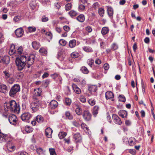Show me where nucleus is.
<instances>
[{"mask_svg":"<svg viewBox=\"0 0 155 155\" xmlns=\"http://www.w3.org/2000/svg\"><path fill=\"white\" fill-rule=\"evenodd\" d=\"M35 56L32 54L30 56L28 55H22L20 58H17L15 60V63L18 67L19 70H22L25 66L26 63L28 65V68L29 67V66L32 64L35 60Z\"/></svg>","mask_w":155,"mask_h":155,"instance_id":"nucleus-1","label":"nucleus"},{"mask_svg":"<svg viewBox=\"0 0 155 155\" xmlns=\"http://www.w3.org/2000/svg\"><path fill=\"white\" fill-rule=\"evenodd\" d=\"M8 109L11 111L15 113H18L20 110V107L18 104H17L16 101L12 100L6 104Z\"/></svg>","mask_w":155,"mask_h":155,"instance_id":"nucleus-2","label":"nucleus"},{"mask_svg":"<svg viewBox=\"0 0 155 155\" xmlns=\"http://www.w3.org/2000/svg\"><path fill=\"white\" fill-rule=\"evenodd\" d=\"M33 98L35 100L30 104V106L32 112H35L39 110L40 102L35 97H33Z\"/></svg>","mask_w":155,"mask_h":155,"instance_id":"nucleus-3","label":"nucleus"},{"mask_svg":"<svg viewBox=\"0 0 155 155\" xmlns=\"http://www.w3.org/2000/svg\"><path fill=\"white\" fill-rule=\"evenodd\" d=\"M20 88L19 85L15 84L12 87L9 92V95L10 97H14L17 93L20 91Z\"/></svg>","mask_w":155,"mask_h":155,"instance_id":"nucleus-4","label":"nucleus"},{"mask_svg":"<svg viewBox=\"0 0 155 155\" xmlns=\"http://www.w3.org/2000/svg\"><path fill=\"white\" fill-rule=\"evenodd\" d=\"M17 120L16 116L14 114L10 115L8 117V120L10 123L13 125H15L17 124Z\"/></svg>","mask_w":155,"mask_h":155,"instance_id":"nucleus-5","label":"nucleus"},{"mask_svg":"<svg viewBox=\"0 0 155 155\" xmlns=\"http://www.w3.org/2000/svg\"><path fill=\"white\" fill-rule=\"evenodd\" d=\"M84 120L86 121H89L91 119V114L88 110L84 111L83 114Z\"/></svg>","mask_w":155,"mask_h":155,"instance_id":"nucleus-6","label":"nucleus"},{"mask_svg":"<svg viewBox=\"0 0 155 155\" xmlns=\"http://www.w3.org/2000/svg\"><path fill=\"white\" fill-rule=\"evenodd\" d=\"M73 138L75 142L76 143H81L82 141V138L80 134L77 133L73 136Z\"/></svg>","mask_w":155,"mask_h":155,"instance_id":"nucleus-7","label":"nucleus"},{"mask_svg":"<svg viewBox=\"0 0 155 155\" xmlns=\"http://www.w3.org/2000/svg\"><path fill=\"white\" fill-rule=\"evenodd\" d=\"M112 117L113 120L116 124L120 125L122 124V121L120 117L116 114H113Z\"/></svg>","mask_w":155,"mask_h":155,"instance_id":"nucleus-8","label":"nucleus"},{"mask_svg":"<svg viewBox=\"0 0 155 155\" xmlns=\"http://www.w3.org/2000/svg\"><path fill=\"white\" fill-rule=\"evenodd\" d=\"M58 105V102L55 100H52L49 104V108L51 109H54L57 108Z\"/></svg>","mask_w":155,"mask_h":155,"instance_id":"nucleus-9","label":"nucleus"},{"mask_svg":"<svg viewBox=\"0 0 155 155\" xmlns=\"http://www.w3.org/2000/svg\"><path fill=\"white\" fill-rule=\"evenodd\" d=\"M31 117V115L28 112L25 113L23 114L21 116V118L23 121L28 120Z\"/></svg>","mask_w":155,"mask_h":155,"instance_id":"nucleus-10","label":"nucleus"},{"mask_svg":"<svg viewBox=\"0 0 155 155\" xmlns=\"http://www.w3.org/2000/svg\"><path fill=\"white\" fill-rule=\"evenodd\" d=\"M15 33L16 36L18 37H21L22 36L24 31L23 29L21 28H19L16 29L15 31Z\"/></svg>","mask_w":155,"mask_h":155,"instance_id":"nucleus-11","label":"nucleus"},{"mask_svg":"<svg viewBox=\"0 0 155 155\" xmlns=\"http://www.w3.org/2000/svg\"><path fill=\"white\" fill-rule=\"evenodd\" d=\"M105 97L107 100H111L112 101H114V94L111 91H107L105 93Z\"/></svg>","mask_w":155,"mask_h":155,"instance_id":"nucleus-12","label":"nucleus"},{"mask_svg":"<svg viewBox=\"0 0 155 155\" xmlns=\"http://www.w3.org/2000/svg\"><path fill=\"white\" fill-rule=\"evenodd\" d=\"M107 9V12L110 18H113L114 14V11L113 8L110 6H106Z\"/></svg>","mask_w":155,"mask_h":155,"instance_id":"nucleus-13","label":"nucleus"},{"mask_svg":"<svg viewBox=\"0 0 155 155\" xmlns=\"http://www.w3.org/2000/svg\"><path fill=\"white\" fill-rule=\"evenodd\" d=\"M52 132L53 130L50 127H48L45 130V135L48 138H51Z\"/></svg>","mask_w":155,"mask_h":155,"instance_id":"nucleus-14","label":"nucleus"},{"mask_svg":"<svg viewBox=\"0 0 155 155\" xmlns=\"http://www.w3.org/2000/svg\"><path fill=\"white\" fill-rule=\"evenodd\" d=\"M51 76L54 80L58 78L59 81V84H62L61 81L62 80V79L58 74L54 73L51 74Z\"/></svg>","mask_w":155,"mask_h":155,"instance_id":"nucleus-15","label":"nucleus"},{"mask_svg":"<svg viewBox=\"0 0 155 155\" xmlns=\"http://www.w3.org/2000/svg\"><path fill=\"white\" fill-rule=\"evenodd\" d=\"M118 114L123 118H127V112L124 110H120L118 112Z\"/></svg>","mask_w":155,"mask_h":155,"instance_id":"nucleus-16","label":"nucleus"},{"mask_svg":"<svg viewBox=\"0 0 155 155\" xmlns=\"http://www.w3.org/2000/svg\"><path fill=\"white\" fill-rule=\"evenodd\" d=\"M72 87L75 92L77 94H80L81 93V90L75 84H73Z\"/></svg>","mask_w":155,"mask_h":155,"instance_id":"nucleus-17","label":"nucleus"},{"mask_svg":"<svg viewBox=\"0 0 155 155\" xmlns=\"http://www.w3.org/2000/svg\"><path fill=\"white\" fill-rule=\"evenodd\" d=\"M7 87L5 85L2 84L0 85V92L5 94L7 93Z\"/></svg>","mask_w":155,"mask_h":155,"instance_id":"nucleus-18","label":"nucleus"},{"mask_svg":"<svg viewBox=\"0 0 155 155\" xmlns=\"http://www.w3.org/2000/svg\"><path fill=\"white\" fill-rule=\"evenodd\" d=\"M16 52L15 46L13 44L11 45L10 47L9 54L10 55H12Z\"/></svg>","mask_w":155,"mask_h":155,"instance_id":"nucleus-19","label":"nucleus"},{"mask_svg":"<svg viewBox=\"0 0 155 155\" xmlns=\"http://www.w3.org/2000/svg\"><path fill=\"white\" fill-rule=\"evenodd\" d=\"M88 90L90 93L96 92L97 90V87L95 85H91L88 86Z\"/></svg>","mask_w":155,"mask_h":155,"instance_id":"nucleus-20","label":"nucleus"},{"mask_svg":"<svg viewBox=\"0 0 155 155\" xmlns=\"http://www.w3.org/2000/svg\"><path fill=\"white\" fill-rule=\"evenodd\" d=\"M10 58L8 56H5L2 57V62L3 63L7 64L9 63Z\"/></svg>","mask_w":155,"mask_h":155,"instance_id":"nucleus-21","label":"nucleus"},{"mask_svg":"<svg viewBox=\"0 0 155 155\" xmlns=\"http://www.w3.org/2000/svg\"><path fill=\"white\" fill-rule=\"evenodd\" d=\"M33 48L35 50H37L40 46L39 43L36 41H33L32 43Z\"/></svg>","mask_w":155,"mask_h":155,"instance_id":"nucleus-22","label":"nucleus"},{"mask_svg":"<svg viewBox=\"0 0 155 155\" xmlns=\"http://www.w3.org/2000/svg\"><path fill=\"white\" fill-rule=\"evenodd\" d=\"M99 110V107L98 106H95L93 108V115L96 116L98 113Z\"/></svg>","mask_w":155,"mask_h":155,"instance_id":"nucleus-23","label":"nucleus"},{"mask_svg":"<svg viewBox=\"0 0 155 155\" xmlns=\"http://www.w3.org/2000/svg\"><path fill=\"white\" fill-rule=\"evenodd\" d=\"M76 19L79 21L81 22H83L85 20V17L84 15L81 14L76 18Z\"/></svg>","mask_w":155,"mask_h":155,"instance_id":"nucleus-24","label":"nucleus"},{"mask_svg":"<svg viewBox=\"0 0 155 155\" xmlns=\"http://www.w3.org/2000/svg\"><path fill=\"white\" fill-rule=\"evenodd\" d=\"M109 29L107 27H103L101 31V33L103 35H104L108 33L109 31Z\"/></svg>","mask_w":155,"mask_h":155,"instance_id":"nucleus-25","label":"nucleus"},{"mask_svg":"<svg viewBox=\"0 0 155 155\" xmlns=\"http://www.w3.org/2000/svg\"><path fill=\"white\" fill-rule=\"evenodd\" d=\"M35 120L38 123H41L44 121V118L41 115H38L36 117Z\"/></svg>","mask_w":155,"mask_h":155,"instance_id":"nucleus-26","label":"nucleus"},{"mask_svg":"<svg viewBox=\"0 0 155 155\" xmlns=\"http://www.w3.org/2000/svg\"><path fill=\"white\" fill-rule=\"evenodd\" d=\"M69 46L71 48L74 47L76 45V41L75 39L70 40L69 43Z\"/></svg>","mask_w":155,"mask_h":155,"instance_id":"nucleus-27","label":"nucleus"},{"mask_svg":"<svg viewBox=\"0 0 155 155\" xmlns=\"http://www.w3.org/2000/svg\"><path fill=\"white\" fill-rule=\"evenodd\" d=\"M81 128L84 130V131L86 133L89 134V132L88 131L89 130V129L87 127V125H86L85 123H84L81 122Z\"/></svg>","mask_w":155,"mask_h":155,"instance_id":"nucleus-28","label":"nucleus"},{"mask_svg":"<svg viewBox=\"0 0 155 155\" xmlns=\"http://www.w3.org/2000/svg\"><path fill=\"white\" fill-rule=\"evenodd\" d=\"M39 52L41 54L43 55H45L47 54V50L44 48H41L39 50Z\"/></svg>","mask_w":155,"mask_h":155,"instance_id":"nucleus-29","label":"nucleus"},{"mask_svg":"<svg viewBox=\"0 0 155 155\" xmlns=\"http://www.w3.org/2000/svg\"><path fill=\"white\" fill-rule=\"evenodd\" d=\"M98 14L101 17H103L105 13L104 9L102 8H99L98 10Z\"/></svg>","mask_w":155,"mask_h":155,"instance_id":"nucleus-30","label":"nucleus"},{"mask_svg":"<svg viewBox=\"0 0 155 155\" xmlns=\"http://www.w3.org/2000/svg\"><path fill=\"white\" fill-rule=\"evenodd\" d=\"M81 121L80 119L78 121L76 120L73 121L72 122V124L75 127H79L80 126L81 123Z\"/></svg>","mask_w":155,"mask_h":155,"instance_id":"nucleus-31","label":"nucleus"},{"mask_svg":"<svg viewBox=\"0 0 155 155\" xmlns=\"http://www.w3.org/2000/svg\"><path fill=\"white\" fill-rule=\"evenodd\" d=\"M68 14L71 18H73L78 15V13L74 10H71L69 12Z\"/></svg>","mask_w":155,"mask_h":155,"instance_id":"nucleus-32","label":"nucleus"},{"mask_svg":"<svg viewBox=\"0 0 155 155\" xmlns=\"http://www.w3.org/2000/svg\"><path fill=\"white\" fill-rule=\"evenodd\" d=\"M83 50L86 52H93L92 48L88 46H84L83 48Z\"/></svg>","mask_w":155,"mask_h":155,"instance_id":"nucleus-33","label":"nucleus"},{"mask_svg":"<svg viewBox=\"0 0 155 155\" xmlns=\"http://www.w3.org/2000/svg\"><path fill=\"white\" fill-rule=\"evenodd\" d=\"M67 134L64 132H60L58 134V136L60 139H62L64 138L66 135Z\"/></svg>","mask_w":155,"mask_h":155,"instance_id":"nucleus-34","label":"nucleus"},{"mask_svg":"<svg viewBox=\"0 0 155 155\" xmlns=\"http://www.w3.org/2000/svg\"><path fill=\"white\" fill-rule=\"evenodd\" d=\"M36 151L38 155H45L44 151L41 148H37Z\"/></svg>","mask_w":155,"mask_h":155,"instance_id":"nucleus-35","label":"nucleus"},{"mask_svg":"<svg viewBox=\"0 0 155 155\" xmlns=\"http://www.w3.org/2000/svg\"><path fill=\"white\" fill-rule=\"evenodd\" d=\"M65 115L66 117H67L68 119L72 120L73 119V116L69 111H66L65 113Z\"/></svg>","mask_w":155,"mask_h":155,"instance_id":"nucleus-36","label":"nucleus"},{"mask_svg":"<svg viewBox=\"0 0 155 155\" xmlns=\"http://www.w3.org/2000/svg\"><path fill=\"white\" fill-rule=\"evenodd\" d=\"M34 91L35 93L36 96H40L41 95L42 91L39 88H37L35 89L34 90Z\"/></svg>","mask_w":155,"mask_h":155,"instance_id":"nucleus-37","label":"nucleus"},{"mask_svg":"<svg viewBox=\"0 0 155 155\" xmlns=\"http://www.w3.org/2000/svg\"><path fill=\"white\" fill-rule=\"evenodd\" d=\"M65 104L67 106H70L71 103V99L69 98H66L65 100Z\"/></svg>","mask_w":155,"mask_h":155,"instance_id":"nucleus-38","label":"nucleus"},{"mask_svg":"<svg viewBox=\"0 0 155 155\" xmlns=\"http://www.w3.org/2000/svg\"><path fill=\"white\" fill-rule=\"evenodd\" d=\"M94 62V60L92 58L89 59L87 61V64L91 67H92Z\"/></svg>","mask_w":155,"mask_h":155,"instance_id":"nucleus-39","label":"nucleus"},{"mask_svg":"<svg viewBox=\"0 0 155 155\" xmlns=\"http://www.w3.org/2000/svg\"><path fill=\"white\" fill-rule=\"evenodd\" d=\"M50 82V81L49 80L47 79L43 81V84L44 87H46L48 86Z\"/></svg>","mask_w":155,"mask_h":155,"instance_id":"nucleus-40","label":"nucleus"},{"mask_svg":"<svg viewBox=\"0 0 155 155\" xmlns=\"http://www.w3.org/2000/svg\"><path fill=\"white\" fill-rule=\"evenodd\" d=\"M72 6V5L71 3H68L65 5V9L67 11H68L71 9Z\"/></svg>","mask_w":155,"mask_h":155,"instance_id":"nucleus-41","label":"nucleus"},{"mask_svg":"<svg viewBox=\"0 0 155 155\" xmlns=\"http://www.w3.org/2000/svg\"><path fill=\"white\" fill-rule=\"evenodd\" d=\"M25 130L26 132L30 133L33 131L32 128L31 127L27 126L25 127Z\"/></svg>","mask_w":155,"mask_h":155,"instance_id":"nucleus-42","label":"nucleus"},{"mask_svg":"<svg viewBox=\"0 0 155 155\" xmlns=\"http://www.w3.org/2000/svg\"><path fill=\"white\" fill-rule=\"evenodd\" d=\"M71 55L72 58H74L78 57L79 56V54L77 52H74L71 54Z\"/></svg>","mask_w":155,"mask_h":155,"instance_id":"nucleus-43","label":"nucleus"},{"mask_svg":"<svg viewBox=\"0 0 155 155\" xmlns=\"http://www.w3.org/2000/svg\"><path fill=\"white\" fill-rule=\"evenodd\" d=\"M30 6L32 9H34L36 6V4L35 1H32L30 3Z\"/></svg>","mask_w":155,"mask_h":155,"instance_id":"nucleus-44","label":"nucleus"},{"mask_svg":"<svg viewBox=\"0 0 155 155\" xmlns=\"http://www.w3.org/2000/svg\"><path fill=\"white\" fill-rule=\"evenodd\" d=\"M82 72L85 74H87L88 72V71L87 68L85 66L82 67L81 69Z\"/></svg>","mask_w":155,"mask_h":155,"instance_id":"nucleus-45","label":"nucleus"},{"mask_svg":"<svg viewBox=\"0 0 155 155\" xmlns=\"http://www.w3.org/2000/svg\"><path fill=\"white\" fill-rule=\"evenodd\" d=\"M3 73L5 74V78L8 79L10 77L11 74L9 73V71L8 70H7L4 71Z\"/></svg>","mask_w":155,"mask_h":155,"instance_id":"nucleus-46","label":"nucleus"},{"mask_svg":"<svg viewBox=\"0 0 155 155\" xmlns=\"http://www.w3.org/2000/svg\"><path fill=\"white\" fill-rule=\"evenodd\" d=\"M75 112L77 115H80L82 114V110L79 107H77L75 110Z\"/></svg>","mask_w":155,"mask_h":155,"instance_id":"nucleus-47","label":"nucleus"},{"mask_svg":"<svg viewBox=\"0 0 155 155\" xmlns=\"http://www.w3.org/2000/svg\"><path fill=\"white\" fill-rule=\"evenodd\" d=\"M111 48V49L113 51H114L118 49V46L116 44L114 43L112 45Z\"/></svg>","mask_w":155,"mask_h":155,"instance_id":"nucleus-48","label":"nucleus"},{"mask_svg":"<svg viewBox=\"0 0 155 155\" xmlns=\"http://www.w3.org/2000/svg\"><path fill=\"white\" fill-rule=\"evenodd\" d=\"M79 100L82 103H85L86 102V99L83 95H80L79 98Z\"/></svg>","mask_w":155,"mask_h":155,"instance_id":"nucleus-49","label":"nucleus"},{"mask_svg":"<svg viewBox=\"0 0 155 155\" xmlns=\"http://www.w3.org/2000/svg\"><path fill=\"white\" fill-rule=\"evenodd\" d=\"M59 43L61 45L65 46L67 42L64 39H61L59 40Z\"/></svg>","mask_w":155,"mask_h":155,"instance_id":"nucleus-50","label":"nucleus"},{"mask_svg":"<svg viewBox=\"0 0 155 155\" xmlns=\"http://www.w3.org/2000/svg\"><path fill=\"white\" fill-rule=\"evenodd\" d=\"M88 103L91 106H93L95 104V101L94 99H91L89 100Z\"/></svg>","mask_w":155,"mask_h":155,"instance_id":"nucleus-51","label":"nucleus"},{"mask_svg":"<svg viewBox=\"0 0 155 155\" xmlns=\"http://www.w3.org/2000/svg\"><path fill=\"white\" fill-rule=\"evenodd\" d=\"M36 30V28L35 27H29L28 28V31L30 32L35 31Z\"/></svg>","mask_w":155,"mask_h":155,"instance_id":"nucleus-52","label":"nucleus"},{"mask_svg":"<svg viewBox=\"0 0 155 155\" xmlns=\"http://www.w3.org/2000/svg\"><path fill=\"white\" fill-rule=\"evenodd\" d=\"M119 100L122 102H125L126 101V99L125 97L123 95H119Z\"/></svg>","mask_w":155,"mask_h":155,"instance_id":"nucleus-53","label":"nucleus"},{"mask_svg":"<svg viewBox=\"0 0 155 155\" xmlns=\"http://www.w3.org/2000/svg\"><path fill=\"white\" fill-rule=\"evenodd\" d=\"M99 6L100 4L98 2L94 3L92 5V7L95 9H96Z\"/></svg>","mask_w":155,"mask_h":155,"instance_id":"nucleus-54","label":"nucleus"},{"mask_svg":"<svg viewBox=\"0 0 155 155\" xmlns=\"http://www.w3.org/2000/svg\"><path fill=\"white\" fill-rule=\"evenodd\" d=\"M23 51V48L22 46H20L17 49V52L19 54H21Z\"/></svg>","mask_w":155,"mask_h":155,"instance_id":"nucleus-55","label":"nucleus"},{"mask_svg":"<svg viewBox=\"0 0 155 155\" xmlns=\"http://www.w3.org/2000/svg\"><path fill=\"white\" fill-rule=\"evenodd\" d=\"M49 151L50 155H52L53 154H54L55 155H56V152L54 148H49Z\"/></svg>","mask_w":155,"mask_h":155,"instance_id":"nucleus-56","label":"nucleus"},{"mask_svg":"<svg viewBox=\"0 0 155 155\" xmlns=\"http://www.w3.org/2000/svg\"><path fill=\"white\" fill-rule=\"evenodd\" d=\"M48 20V18L45 15H44L42 17L41 21L43 22H46Z\"/></svg>","mask_w":155,"mask_h":155,"instance_id":"nucleus-57","label":"nucleus"},{"mask_svg":"<svg viewBox=\"0 0 155 155\" xmlns=\"http://www.w3.org/2000/svg\"><path fill=\"white\" fill-rule=\"evenodd\" d=\"M46 35L48 37V39H51L52 38V34L50 32H47L46 34Z\"/></svg>","mask_w":155,"mask_h":155,"instance_id":"nucleus-58","label":"nucleus"},{"mask_svg":"<svg viewBox=\"0 0 155 155\" xmlns=\"http://www.w3.org/2000/svg\"><path fill=\"white\" fill-rule=\"evenodd\" d=\"M21 17L20 16H15L14 19H13V20H14V21H16V22H17L18 21H19L21 19Z\"/></svg>","mask_w":155,"mask_h":155,"instance_id":"nucleus-59","label":"nucleus"},{"mask_svg":"<svg viewBox=\"0 0 155 155\" xmlns=\"http://www.w3.org/2000/svg\"><path fill=\"white\" fill-rule=\"evenodd\" d=\"M129 152L133 155H135L136 154V151L134 149H129Z\"/></svg>","mask_w":155,"mask_h":155,"instance_id":"nucleus-60","label":"nucleus"},{"mask_svg":"<svg viewBox=\"0 0 155 155\" xmlns=\"http://www.w3.org/2000/svg\"><path fill=\"white\" fill-rule=\"evenodd\" d=\"M86 30L88 32H91L92 31V28L90 26H87L85 28Z\"/></svg>","mask_w":155,"mask_h":155,"instance_id":"nucleus-61","label":"nucleus"},{"mask_svg":"<svg viewBox=\"0 0 155 155\" xmlns=\"http://www.w3.org/2000/svg\"><path fill=\"white\" fill-rule=\"evenodd\" d=\"M80 84L81 86L84 87L86 85V82L83 79L80 81Z\"/></svg>","mask_w":155,"mask_h":155,"instance_id":"nucleus-62","label":"nucleus"},{"mask_svg":"<svg viewBox=\"0 0 155 155\" xmlns=\"http://www.w3.org/2000/svg\"><path fill=\"white\" fill-rule=\"evenodd\" d=\"M63 29L67 32L69 31L70 30V28L67 25H65L63 27Z\"/></svg>","mask_w":155,"mask_h":155,"instance_id":"nucleus-63","label":"nucleus"},{"mask_svg":"<svg viewBox=\"0 0 155 155\" xmlns=\"http://www.w3.org/2000/svg\"><path fill=\"white\" fill-rule=\"evenodd\" d=\"M129 143L130 146H133L135 144V142L131 139H129Z\"/></svg>","mask_w":155,"mask_h":155,"instance_id":"nucleus-64","label":"nucleus"}]
</instances>
